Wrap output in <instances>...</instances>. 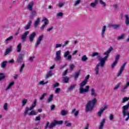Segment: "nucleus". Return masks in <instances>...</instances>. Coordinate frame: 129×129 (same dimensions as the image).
I'll return each instance as SVG.
<instances>
[{
  "mask_svg": "<svg viewBox=\"0 0 129 129\" xmlns=\"http://www.w3.org/2000/svg\"><path fill=\"white\" fill-rule=\"evenodd\" d=\"M90 77V75H88L85 78V79H84V81H86L87 82L88 79H89V78Z\"/></svg>",
  "mask_w": 129,
  "mask_h": 129,
  "instance_id": "nucleus-58",
  "label": "nucleus"
},
{
  "mask_svg": "<svg viewBox=\"0 0 129 129\" xmlns=\"http://www.w3.org/2000/svg\"><path fill=\"white\" fill-rule=\"evenodd\" d=\"M97 101V100L96 98H94L91 100L88 101L86 105V112H88V111H92L94 108V106H95V104H96Z\"/></svg>",
  "mask_w": 129,
  "mask_h": 129,
  "instance_id": "nucleus-2",
  "label": "nucleus"
},
{
  "mask_svg": "<svg viewBox=\"0 0 129 129\" xmlns=\"http://www.w3.org/2000/svg\"><path fill=\"white\" fill-rule=\"evenodd\" d=\"M35 121H40L41 120V116H36L34 119Z\"/></svg>",
  "mask_w": 129,
  "mask_h": 129,
  "instance_id": "nucleus-43",
  "label": "nucleus"
},
{
  "mask_svg": "<svg viewBox=\"0 0 129 129\" xmlns=\"http://www.w3.org/2000/svg\"><path fill=\"white\" fill-rule=\"evenodd\" d=\"M125 65H126V62H124L122 66L120 67L119 72L117 74V76L118 77L121 75L122 72L124 70V68H125Z\"/></svg>",
  "mask_w": 129,
  "mask_h": 129,
  "instance_id": "nucleus-8",
  "label": "nucleus"
},
{
  "mask_svg": "<svg viewBox=\"0 0 129 129\" xmlns=\"http://www.w3.org/2000/svg\"><path fill=\"white\" fill-rule=\"evenodd\" d=\"M14 84H15V82H12L11 83H10V84H9L8 86L7 87L6 90H9V89H10L12 88V86H13V85H14Z\"/></svg>",
  "mask_w": 129,
  "mask_h": 129,
  "instance_id": "nucleus-28",
  "label": "nucleus"
},
{
  "mask_svg": "<svg viewBox=\"0 0 129 129\" xmlns=\"http://www.w3.org/2000/svg\"><path fill=\"white\" fill-rule=\"evenodd\" d=\"M32 21H29L27 25H26V26L24 27L25 30H29L30 29V27H31V25H32Z\"/></svg>",
  "mask_w": 129,
  "mask_h": 129,
  "instance_id": "nucleus-18",
  "label": "nucleus"
},
{
  "mask_svg": "<svg viewBox=\"0 0 129 129\" xmlns=\"http://www.w3.org/2000/svg\"><path fill=\"white\" fill-rule=\"evenodd\" d=\"M74 68H75V65L72 64H71V66L70 67V70H71V71H72Z\"/></svg>",
  "mask_w": 129,
  "mask_h": 129,
  "instance_id": "nucleus-50",
  "label": "nucleus"
},
{
  "mask_svg": "<svg viewBox=\"0 0 129 129\" xmlns=\"http://www.w3.org/2000/svg\"><path fill=\"white\" fill-rule=\"evenodd\" d=\"M38 112L35 111V110H32L29 114L28 115H37Z\"/></svg>",
  "mask_w": 129,
  "mask_h": 129,
  "instance_id": "nucleus-29",
  "label": "nucleus"
},
{
  "mask_svg": "<svg viewBox=\"0 0 129 129\" xmlns=\"http://www.w3.org/2000/svg\"><path fill=\"white\" fill-rule=\"evenodd\" d=\"M55 105L52 104L51 106H50V109L51 110H53V109H55Z\"/></svg>",
  "mask_w": 129,
  "mask_h": 129,
  "instance_id": "nucleus-63",
  "label": "nucleus"
},
{
  "mask_svg": "<svg viewBox=\"0 0 129 129\" xmlns=\"http://www.w3.org/2000/svg\"><path fill=\"white\" fill-rule=\"evenodd\" d=\"M17 61L18 62H22V61H23V57H22V56H19Z\"/></svg>",
  "mask_w": 129,
  "mask_h": 129,
  "instance_id": "nucleus-51",
  "label": "nucleus"
},
{
  "mask_svg": "<svg viewBox=\"0 0 129 129\" xmlns=\"http://www.w3.org/2000/svg\"><path fill=\"white\" fill-rule=\"evenodd\" d=\"M32 16L33 17H35L36 16H37V12H36V11H32Z\"/></svg>",
  "mask_w": 129,
  "mask_h": 129,
  "instance_id": "nucleus-62",
  "label": "nucleus"
},
{
  "mask_svg": "<svg viewBox=\"0 0 129 129\" xmlns=\"http://www.w3.org/2000/svg\"><path fill=\"white\" fill-rule=\"evenodd\" d=\"M77 85L76 84H73L71 85L68 89H67V92H70V91H72L75 87H76Z\"/></svg>",
  "mask_w": 129,
  "mask_h": 129,
  "instance_id": "nucleus-16",
  "label": "nucleus"
},
{
  "mask_svg": "<svg viewBox=\"0 0 129 129\" xmlns=\"http://www.w3.org/2000/svg\"><path fill=\"white\" fill-rule=\"evenodd\" d=\"M95 56H97V58L98 59V56L99 55V53L98 52H94L92 54V57H95Z\"/></svg>",
  "mask_w": 129,
  "mask_h": 129,
  "instance_id": "nucleus-39",
  "label": "nucleus"
},
{
  "mask_svg": "<svg viewBox=\"0 0 129 129\" xmlns=\"http://www.w3.org/2000/svg\"><path fill=\"white\" fill-rule=\"evenodd\" d=\"M129 87V81L126 82V84L124 85L123 87L120 90L121 92H124L125 89H127Z\"/></svg>",
  "mask_w": 129,
  "mask_h": 129,
  "instance_id": "nucleus-10",
  "label": "nucleus"
},
{
  "mask_svg": "<svg viewBox=\"0 0 129 129\" xmlns=\"http://www.w3.org/2000/svg\"><path fill=\"white\" fill-rule=\"evenodd\" d=\"M106 29V26H104L102 27V33H104V32H105V30Z\"/></svg>",
  "mask_w": 129,
  "mask_h": 129,
  "instance_id": "nucleus-61",
  "label": "nucleus"
},
{
  "mask_svg": "<svg viewBox=\"0 0 129 129\" xmlns=\"http://www.w3.org/2000/svg\"><path fill=\"white\" fill-rule=\"evenodd\" d=\"M58 86H59V83H56L53 85L54 88H55V87H58Z\"/></svg>",
  "mask_w": 129,
  "mask_h": 129,
  "instance_id": "nucleus-64",
  "label": "nucleus"
},
{
  "mask_svg": "<svg viewBox=\"0 0 129 129\" xmlns=\"http://www.w3.org/2000/svg\"><path fill=\"white\" fill-rule=\"evenodd\" d=\"M53 75V73L52 72V71H49L48 72V73L46 74L45 78L47 79L49 78V77H51Z\"/></svg>",
  "mask_w": 129,
  "mask_h": 129,
  "instance_id": "nucleus-26",
  "label": "nucleus"
},
{
  "mask_svg": "<svg viewBox=\"0 0 129 129\" xmlns=\"http://www.w3.org/2000/svg\"><path fill=\"white\" fill-rule=\"evenodd\" d=\"M61 91V89L60 88H57L54 91L55 93H59Z\"/></svg>",
  "mask_w": 129,
  "mask_h": 129,
  "instance_id": "nucleus-52",
  "label": "nucleus"
},
{
  "mask_svg": "<svg viewBox=\"0 0 129 129\" xmlns=\"http://www.w3.org/2000/svg\"><path fill=\"white\" fill-rule=\"evenodd\" d=\"M67 73H68V69H67L63 73L62 76H66L67 75Z\"/></svg>",
  "mask_w": 129,
  "mask_h": 129,
  "instance_id": "nucleus-56",
  "label": "nucleus"
},
{
  "mask_svg": "<svg viewBox=\"0 0 129 129\" xmlns=\"http://www.w3.org/2000/svg\"><path fill=\"white\" fill-rule=\"evenodd\" d=\"M128 100H129V97L128 98H127V97L123 98L122 100V103H124V102H126V101H128Z\"/></svg>",
  "mask_w": 129,
  "mask_h": 129,
  "instance_id": "nucleus-45",
  "label": "nucleus"
},
{
  "mask_svg": "<svg viewBox=\"0 0 129 129\" xmlns=\"http://www.w3.org/2000/svg\"><path fill=\"white\" fill-rule=\"evenodd\" d=\"M54 97V95L53 94L50 95L48 98H47V103H50L51 101L53 100V97Z\"/></svg>",
  "mask_w": 129,
  "mask_h": 129,
  "instance_id": "nucleus-23",
  "label": "nucleus"
},
{
  "mask_svg": "<svg viewBox=\"0 0 129 129\" xmlns=\"http://www.w3.org/2000/svg\"><path fill=\"white\" fill-rule=\"evenodd\" d=\"M80 2H81V0H77L75 2V6H78V5H79L80 4Z\"/></svg>",
  "mask_w": 129,
  "mask_h": 129,
  "instance_id": "nucleus-54",
  "label": "nucleus"
},
{
  "mask_svg": "<svg viewBox=\"0 0 129 129\" xmlns=\"http://www.w3.org/2000/svg\"><path fill=\"white\" fill-rule=\"evenodd\" d=\"M69 54H70V52L69 50H67V51L64 52V54H63L64 57L67 58V57L68 56V55H69Z\"/></svg>",
  "mask_w": 129,
  "mask_h": 129,
  "instance_id": "nucleus-34",
  "label": "nucleus"
},
{
  "mask_svg": "<svg viewBox=\"0 0 129 129\" xmlns=\"http://www.w3.org/2000/svg\"><path fill=\"white\" fill-rule=\"evenodd\" d=\"M104 123H105V118H103L101 120L99 129H103V126L104 125Z\"/></svg>",
  "mask_w": 129,
  "mask_h": 129,
  "instance_id": "nucleus-15",
  "label": "nucleus"
},
{
  "mask_svg": "<svg viewBox=\"0 0 129 129\" xmlns=\"http://www.w3.org/2000/svg\"><path fill=\"white\" fill-rule=\"evenodd\" d=\"M4 110H8V103H6L4 105Z\"/></svg>",
  "mask_w": 129,
  "mask_h": 129,
  "instance_id": "nucleus-53",
  "label": "nucleus"
},
{
  "mask_svg": "<svg viewBox=\"0 0 129 129\" xmlns=\"http://www.w3.org/2000/svg\"><path fill=\"white\" fill-rule=\"evenodd\" d=\"M103 111H104L103 110H102L101 109L98 111V115L100 117L101 116V114L103 113Z\"/></svg>",
  "mask_w": 129,
  "mask_h": 129,
  "instance_id": "nucleus-40",
  "label": "nucleus"
},
{
  "mask_svg": "<svg viewBox=\"0 0 129 129\" xmlns=\"http://www.w3.org/2000/svg\"><path fill=\"white\" fill-rule=\"evenodd\" d=\"M97 4H98V1L97 0H95L94 3H92L90 4V6L92 7V8H95Z\"/></svg>",
  "mask_w": 129,
  "mask_h": 129,
  "instance_id": "nucleus-22",
  "label": "nucleus"
},
{
  "mask_svg": "<svg viewBox=\"0 0 129 129\" xmlns=\"http://www.w3.org/2000/svg\"><path fill=\"white\" fill-rule=\"evenodd\" d=\"M116 64H117V62L114 61L111 64V68L112 69H113L115 66H116Z\"/></svg>",
  "mask_w": 129,
  "mask_h": 129,
  "instance_id": "nucleus-42",
  "label": "nucleus"
},
{
  "mask_svg": "<svg viewBox=\"0 0 129 129\" xmlns=\"http://www.w3.org/2000/svg\"><path fill=\"white\" fill-rule=\"evenodd\" d=\"M55 61H60L61 60V50H58L55 52Z\"/></svg>",
  "mask_w": 129,
  "mask_h": 129,
  "instance_id": "nucleus-6",
  "label": "nucleus"
},
{
  "mask_svg": "<svg viewBox=\"0 0 129 129\" xmlns=\"http://www.w3.org/2000/svg\"><path fill=\"white\" fill-rule=\"evenodd\" d=\"M33 7H34V2H30L28 4L27 9L29 11H33Z\"/></svg>",
  "mask_w": 129,
  "mask_h": 129,
  "instance_id": "nucleus-17",
  "label": "nucleus"
},
{
  "mask_svg": "<svg viewBox=\"0 0 129 129\" xmlns=\"http://www.w3.org/2000/svg\"><path fill=\"white\" fill-rule=\"evenodd\" d=\"M125 23L126 25H129V17L128 15H125Z\"/></svg>",
  "mask_w": 129,
  "mask_h": 129,
  "instance_id": "nucleus-25",
  "label": "nucleus"
},
{
  "mask_svg": "<svg viewBox=\"0 0 129 129\" xmlns=\"http://www.w3.org/2000/svg\"><path fill=\"white\" fill-rule=\"evenodd\" d=\"M99 3L103 7H106V3L105 2H103L102 0H100Z\"/></svg>",
  "mask_w": 129,
  "mask_h": 129,
  "instance_id": "nucleus-44",
  "label": "nucleus"
},
{
  "mask_svg": "<svg viewBox=\"0 0 129 129\" xmlns=\"http://www.w3.org/2000/svg\"><path fill=\"white\" fill-rule=\"evenodd\" d=\"M88 58H87V57L86 56V55H84L82 57V61H83V62H85L86 61H87V59Z\"/></svg>",
  "mask_w": 129,
  "mask_h": 129,
  "instance_id": "nucleus-32",
  "label": "nucleus"
},
{
  "mask_svg": "<svg viewBox=\"0 0 129 129\" xmlns=\"http://www.w3.org/2000/svg\"><path fill=\"white\" fill-rule=\"evenodd\" d=\"M108 107V106H107V105L106 104H104V107H103V108H102L101 109L102 110H103V111H104V110L105 109H107Z\"/></svg>",
  "mask_w": 129,
  "mask_h": 129,
  "instance_id": "nucleus-49",
  "label": "nucleus"
},
{
  "mask_svg": "<svg viewBox=\"0 0 129 129\" xmlns=\"http://www.w3.org/2000/svg\"><path fill=\"white\" fill-rule=\"evenodd\" d=\"M47 83H48V81L44 82V81H41L39 82V84L40 85H45V84H47Z\"/></svg>",
  "mask_w": 129,
  "mask_h": 129,
  "instance_id": "nucleus-46",
  "label": "nucleus"
},
{
  "mask_svg": "<svg viewBox=\"0 0 129 129\" xmlns=\"http://www.w3.org/2000/svg\"><path fill=\"white\" fill-rule=\"evenodd\" d=\"M47 94H48V93H43L41 96L40 97V98H39L40 100H43V99H44L45 96H46V95H47Z\"/></svg>",
  "mask_w": 129,
  "mask_h": 129,
  "instance_id": "nucleus-37",
  "label": "nucleus"
},
{
  "mask_svg": "<svg viewBox=\"0 0 129 129\" xmlns=\"http://www.w3.org/2000/svg\"><path fill=\"white\" fill-rule=\"evenodd\" d=\"M64 124L66 126H68V127H70V126L72 125V123L71 122H70L69 120H68L64 121Z\"/></svg>",
  "mask_w": 129,
  "mask_h": 129,
  "instance_id": "nucleus-20",
  "label": "nucleus"
},
{
  "mask_svg": "<svg viewBox=\"0 0 129 129\" xmlns=\"http://www.w3.org/2000/svg\"><path fill=\"white\" fill-rule=\"evenodd\" d=\"M42 21L44 22V25L45 26H47L49 23V20L46 17H44Z\"/></svg>",
  "mask_w": 129,
  "mask_h": 129,
  "instance_id": "nucleus-24",
  "label": "nucleus"
},
{
  "mask_svg": "<svg viewBox=\"0 0 129 129\" xmlns=\"http://www.w3.org/2000/svg\"><path fill=\"white\" fill-rule=\"evenodd\" d=\"M13 50V46H10L6 49V50L5 52V56H7V55H9L10 53L12 52Z\"/></svg>",
  "mask_w": 129,
  "mask_h": 129,
  "instance_id": "nucleus-13",
  "label": "nucleus"
},
{
  "mask_svg": "<svg viewBox=\"0 0 129 129\" xmlns=\"http://www.w3.org/2000/svg\"><path fill=\"white\" fill-rule=\"evenodd\" d=\"M36 105H37V99H35L31 106L29 108V107H26L25 108V111L23 113L24 115L25 116L27 115L29 110H33L34 107H36Z\"/></svg>",
  "mask_w": 129,
  "mask_h": 129,
  "instance_id": "nucleus-5",
  "label": "nucleus"
},
{
  "mask_svg": "<svg viewBox=\"0 0 129 129\" xmlns=\"http://www.w3.org/2000/svg\"><path fill=\"white\" fill-rule=\"evenodd\" d=\"M41 22V19L40 18H37L34 22V28H37V27L40 25Z\"/></svg>",
  "mask_w": 129,
  "mask_h": 129,
  "instance_id": "nucleus-11",
  "label": "nucleus"
},
{
  "mask_svg": "<svg viewBox=\"0 0 129 129\" xmlns=\"http://www.w3.org/2000/svg\"><path fill=\"white\" fill-rule=\"evenodd\" d=\"M122 113L123 114V116L124 117H125V116H127V117L125 118V120L126 121H127L129 119V111H122Z\"/></svg>",
  "mask_w": 129,
  "mask_h": 129,
  "instance_id": "nucleus-9",
  "label": "nucleus"
},
{
  "mask_svg": "<svg viewBox=\"0 0 129 129\" xmlns=\"http://www.w3.org/2000/svg\"><path fill=\"white\" fill-rule=\"evenodd\" d=\"M36 33H33L31 34L29 36V39L30 42H33L34 39H35V37H36Z\"/></svg>",
  "mask_w": 129,
  "mask_h": 129,
  "instance_id": "nucleus-12",
  "label": "nucleus"
},
{
  "mask_svg": "<svg viewBox=\"0 0 129 129\" xmlns=\"http://www.w3.org/2000/svg\"><path fill=\"white\" fill-rule=\"evenodd\" d=\"M111 26L113 29H118L119 28V25L112 24Z\"/></svg>",
  "mask_w": 129,
  "mask_h": 129,
  "instance_id": "nucleus-41",
  "label": "nucleus"
},
{
  "mask_svg": "<svg viewBox=\"0 0 129 129\" xmlns=\"http://www.w3.org/2000/svg\"><path fill=\"white\" fill-rule=\"evenodd\" d=\"M5 78H6V76L4 75V73H0V81L3 80V79H5Z\"/></svg>",
  "mask_w": 129,
  "mask_h": 129,
  "instance_id": "nucleus-38",
  "label": "nucleus"
},
{
  "mask_svg": "<svg viewBox=\"0 0 129 129\" xmlns=\"http://www.w3.org/2000/svg\"><path fill=\"white\" fill-rule=\"evenodd\" d=\"M8 63V61H4L1 64L2 68H5L6 66H7V63Z\"/></svg>",
  "mask_w": 129,
  "mask_h": 129,
  "instance_id": "nucleus-35",
  "label": "nucleus"
},
{
  "mask_svg": "<svg viewBox=\"0 0 129 129\" xmlns=\"http://www.w3.org/2000/svg\"><path fill=\"white\" fill-rule=\"evenodd\" d=\"M113 50V48L112 46H110L108 50L103 53V55H106V56H104L103 58L101 57V56H98V60L100 61V63H99L96 66L95 68V71L96 72V75H98L99 74V66L101 67H103L104 66V64H105V61H106V59L108 58V55H109L110 52Z\"/></svg>",
  "mask_w": 129,
  "mask_h": 129,
  "instance_id": "nucleus-1",
  "label": "nucleus"
},
{
  "mask_svg": "<svg viewBox=\"0 0 129 129\" xmlns=\"http://www.w3.org/2000/svg\"><path fill=\"white\" fill-rule=\"evenodd\" d=\"M61 47H62V44L60 43H57L56 44L55 48H60Z\"/></svg>",
  "mask_w": 129,
  "mask_h": 129,
  "instance_id": "nucleus-57",
  "label": "nucleus"
},
{
  "mask_svg": "<svg viewBox=\"0 0 129 129\" xmlns=\"http://www.w3.org/2000/svg\"><path fill=\"white\" fill-rule=\"evenodd\" d=\"M17 52L20 53L22 51V43H19L16 47Z\"/></svg>",
  "mask_w": 129,
  "mask_h": 129,
  "instance_id": "nucleus-21",
  "label": "nucleus"
},
{
  "mask_svg": "<svg viewBox=\"0 0 129 129\" xmlns=\"http://www.w3.org/2000/svg\"><path fill=\"white\" fill-rule=\"evenodd\" d=\"M80 74V71L77 72L75 73V79L76 80L78 77H79V75Z\"/></svg>",
  "mask_w": 129,
  "mask_h": 129,
  "instance_id": "nucleus-31",
  "label": "nucleus"
},
{
  "mask_svg": "<svg viewBox=\"0 0 129 129\" xmlns=\"http://www.w3.org/2000/svg\"><path fill=\"white\" fill-rule=\"evenodd\" d=\"M62 123H63V121L62 120L58 121L57 120H54L53 121L50 123V124L49 121H47L45 123L46 125L44 126V129H47L48 127H49V128H53V127L57 125V124H62ZM49 124L50 125H49Z\"/></svg>",
  "mask_w": 129,
  "mask_h": 129,
  "instance_id": "nucleus-4",
  "label": "nucleus"
},
{
  "mask_svg": "<svg viewBox=\"0 0 129 129\" xmlns=\"http://www.w3.org/2000/svg\"><path fill=\"white\" fill-rule=\"evenodd\" d=\"M118 60H119V54L116 55L114 61L117 62H118Z\"/></svg>",
  "mask_w": 129,
  "mask_h": 129,
  "instance_id": "nucleus-55",
  "label": "nucleus"
},
{
  "mask_svg": "<svg viewBox=\"0 0 129 129\" xmlns=\"http://www.w3.org/2000/svg\"><path fill=\"white\" fill-rule=\"evenodd\" d=\"M86 84H87V82L84 80L80 84L79 91L80 94H83V93H87V92H89V88H90V86L88 85L86 86L85 89L83 88V86H85Z\"/></svg>",
  "mask_w": 129,
  "mask_h": 129,
  "instance_id": "nucleus-3",
  "label": "nucleus"
},
{
  "mask_svg": "<svg viewBox=\"0 0 129 129\" xmlns=\"http://www.w3.org/2000/svg\"><path fill=\"white\" fill-rule=\"evenodd\" d=\"M24 68H25V63H23L22 64L21 67L19 70V72L20 73L23 72V70H24Z\"/></svg>",
  "mask_w": 129,
  "mask_h": 129,
  "instance_id": "nucleus-47",
  "label": "nucleus"
},
{
  "mask_svg": "<svg viewBox=\"0 0 129 129\" xmlns=\"http://www.w3.org/2000/svg\"><path fill=\"white\" fill-rule=\"evenodd\" d=\"M124 34H122L121 35L118 37L117 40H121L122 39H124Z\"/></svg>",
  "mask_w": 129,
  "mask_h": 129,
  "instance_id": "nucleus-48",
  "label": "nucleus"
},
{
  "mask_svg": "<svg viewBox=\"0 0 129 129\" xmlns=\"http://www.w3.org/2000/svg\"><path fill=\"white\" fill-rule=\"evenodd\" d=\"M28 36V33H25L21 36V40L22 42L24 43V42H26L27 40V36Z\"/></svg>",
  "mask_w": 129,
  "mask_h": 129,
  "instance_id": "nucleus-14",
  "label": "nucleus"
},
{
  "mask_svg": "<svg viewBox=\"0 0 129 129\" xmlns=\"http://www.w3.org/2000/svg\"><path fill=\"white\" fill-rule=\"evenodd\" d=\"M67 113H68V110H62L60 112V114H61L63 116H64V115H66Z\"/></svg>",
  "mask_w": 129,
  "mask_h": 129,
  "instance_id": "nucleus-30",
  "label": "nucleus"
},
{
  "mask_svg": "<svg viewBox=\"0 0 129 129\" xmlns=\"http://www.w3.org/2000/svg\"><path fill=\"white\" fill-rule=\"evenodd\" d=\"M22 106H25L26 105L27 102H28V99H24L22 101Z\"/></svg>",
  "mask_w": 129,
  "mask_h": 129,
  "instance_id": "nucleus-33",
  "label": "nucleus"
},
{
  "mask_svg": "<svg viewBox=\"0 0 129 129\" xmlns=\"http://www.w3.org/2000/svg\"><path fill=\"white\" fill-rule=\"evenodd\" d=\"M91 95L92 96H94V97H96L97 96L96 93H95V89L94 88H92L91 90Z\"/></svg>",
  "mask_w": 129,
  "mask_h": 129,
  "instance_id": "nucleus-19",
  "label": "nucleus"
},
{
  "mask_svg": "<svg viewBox=\"0 0 129 129\" xmlns=\"http://www.w3.org/2000/svg\"><path fill=\"white\" fill-rule=\"evenodd\" d=\"M63 17V13L59 12L56 14V18H62Z\"/></svg>",
  "mask_w": 129,
  "mask_h": 129,
  "instance_id": "nucleus-36",
  "label": "nucleus"
},
{
  "mask_svg": "<svg viewBox=\"0 0 129 129\" xmlns=\"http://www.w3.org/2000/svg\"><path fill=\"white\" fill-rule=\"evenodd\" d=\"M13 38V36H11L10 37L6 39V42H8V41H11V40H12Z\"/></svg>",
  "mask_w": 129,
  "mask_h": 129,
  "instance_id": "nucleus-60",
  "label": "nucleus"
},
{
  "mask_svg": "<svg viewBox=\"0 0 129 129\" xmlns=\"http://www.w3.org/2000/svg\"><path fill=\"white\" fill-rule=\"evenodd\" d=\"M62 79L64 83H68L69 82V78L67 76L62 78Z\"/></svg>",
  "mask_w": 129,
  "mask_h": 129,
  "instance_id": "nucleus-27",
  "label": "nucleus"
},
{
  "mask_svg": "<svg viewBox=\"0 0 129 129\" xmlns=\"http://www.w3.org/2000/svg\"><path fill=\"white\" fill-rule=\"evenodd\" d=\"M109 119L110 120H113V119H114V117L112 114H111L109 116Z\"/></svg>",
  "mask_w": 129,
  "mask_h": 129,
  "instance_id": "nucleus-59",
  "label": "nucleus"
},
{
  "mask_svg": "<svg viewBox=\"0 0 129 129\" xmlns=\"http://www.w3.org/2000/svg\"><path fill=\"white\" fill-rule=\"evenodd\" d=\"M43 38H44V35H40L38 37L36 40V42L35 43V48H37L38 46L40 45V43H41V42L43 41Z\"/></svg>",
  "mask_w": 129,
  "mask_h": 129,
  "instance_id": "nucleus-7",
  "label": "nucleus"
}]
</instances>
